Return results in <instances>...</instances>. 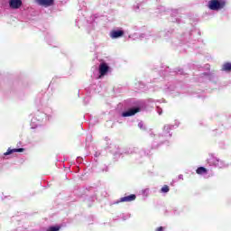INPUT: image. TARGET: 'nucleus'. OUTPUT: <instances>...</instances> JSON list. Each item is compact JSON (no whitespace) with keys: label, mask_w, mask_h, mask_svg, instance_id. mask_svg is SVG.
I'll return each mask as SVG.
<instances>
[{"label":"nucleus","mask_w":231,"mask_h":231,"mask_svg":"<svg viewBox=\"0 0 231 231\" xmlns=\"http://www.w3.org/2000/svg\"><path fill=\"white\" fill-rule=\"evenodd\" d=\"M196 172L197 174H207L208 172V170H207V168L205 167H199L197 170H196Z\"/></svg>","instance_id":"9"},{"label":"nucleus","mask_w":231,"mask_h":231,"mask_svg":"<svg viewBox=\"0 0 231 231\" xmlns=\"http://www.w3.org/2000/svg\"><path fill=\"white\" fill-rule=\"evenodd\" d=\"M111 39H118L119 37H124V31H112L110 32Z\"/></svg>","instance_id":"8"},{"label":"nucleus","mask_w":231,"mask_h":231,"mask_svg":"<svg viewBox=\"0 0 231 231\" xmlns=\"http://www.w3.org/2000/svg\"><path fill=\"white\" fill-rule=\"evenodd\" d=\"M60 230V226H51L47 229V231H59Z\"/></svg>","instance_id":"12"},{"label":"nucleus","mask_w":231,"mask_h":231,"mask_svg":"<svg viewBox=\"0 0 231 231\" xmlns=\"http://www.w3.org/2000/svg\"><path fill=\"white\" fill-rule=\"evenodd\" d=\"M226 5V2L225 0H210L208 2V8L209 10H223Z\"/></svg>","instance_id":"1"},{"label":"nucleus","mask_w":231,"mask_h":231,"mask_svg":"<svg viewBox=\"0 0 231 231\" xmlns=\"http://www.w3.org/2000/svg\"><path fill=\"white\" fill-rule=\"evenodd\" d=\"M14 152H24V148H8L7 152L4 153L5 156H9V154H14Z\"/></svg>","instance_id":"7"},{"label":"nucleus","mask_w":231,"mask_h":231,"mask_svg":"<svg viewBox=\"0 0 231 231\" xmlns=\"http://www.w3.org/2000/svg\"><path fill=\"white\" fill-rule=\"evenodd\" d=\"M134 199H136V195L131 194V195L121 198L118 203H129L131 201H134Z\"/></svg>","instance_id":"6"},{"label":"nucleus","mask_w":231,"mask_h":231,"mask_svg":"<svg viewBox=\"0 0 231 231\" xmlns=\"http://www.w3.org/2000/svg\"><path fill=\"white\" fill-rule=\"evenodd\" d=\"M170 190H171V188H169L168 185H164L161 189V192H162L163 194H167V192H169Z\"/></svg>","instance_id":"11"},{"label":"nucleus","mask_w":231,"mask_h":231,"mask_svg":"<svg viewBox=\"0 0 231 231\" xmlns=\"http://www.w3.org/2000/svg\"><path fill=\"white\" fill-rule=\"evenodd\" d=\"M222 71H231V63L226 62L222 66Z\"/></svg>","instance_id":"10"},{"label":"nucleus","mask_w":231,"mask_h":231,"mask_svg":"<svg viewBox=\"0 0 231 231\" xmlns=\"http://www.w3.org/2000/svg\"><path fill=\"white\" fill-rule=\"evenodd\" d=\"M36 3L40 5V6L48 8V6H53L55 0H36Z\"/></svg>","instance_id":"4"},{"label":"nucleus","mask_w":231,"mask_h":231,"mask_svg":"<svg viewBox=\"0 0 231 231\" xmlns=\"http://www.w3.org/2000/svg\"><path fill=\"white\" fill-rule=\"evenodd\" d=\"M9 6L13 10H19L23 6V0H9Z\"/></svg>","instance_id":"3"},{"label":"nucleus","mask_w":231,"mask_h":231,"mask_svg":"<svg viewBox=\"0 0 231 231\" xmlns=\"http://www.w3.org/2000/svg\"><path fill=\"white\" fill-rule=\"evenodd\" d=\"M155 231H163V226L157 227Z\"/></svg>","instance_id":"13"},{"label":"nucleus","mask_w":231,"mask_h":231,"mask_svg":"<svg viewBox=\"0 0 231 231\" xmlns=\"http://www.w3.org/2000/svg\"><path fill=\"white\" fill-rule=\"evenodd\" d=\"M136 113H140V107H133L122 113L121 116L127 118L128 116H134Z\"/></svg>","instance_id":"2"},{"label":"nucleus","mask_w":231,"mask_h":231,"mask_svg":"<svg viewBox=\"0 0 231 231\" xmlns=\"http://www.w3.org/2000/svg\"><path fill=\"white\" fill-rule=\"evenodd\" d=\"M107 71H109V66L107 63L103 62L99 65V75L100 77H104L107 74Z\"/></svg>","instance_id":"5"}]
</instances>
